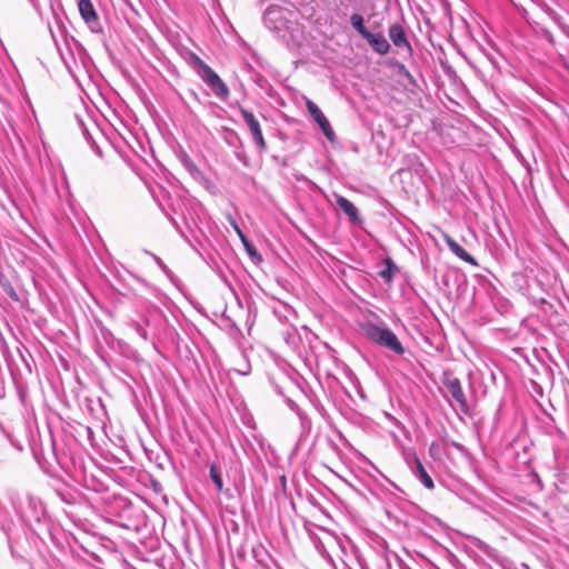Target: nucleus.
I'll return each mask as SVG.
<instances>
[{
    "instance_id": "1",
    "label": "nucleus",
    "mask_w": 569,
    "mask_h": 569,
    "mask_svg": "<svg viewBox=\"0 0 569 569\" xmlns=\"http://www.w3.org/2000/svg\"><path fill=\"white\" fill-rule=\"evenodd\" d=\"M366 336L373 342L383 346L398 355L403 353V348L397 336L388 328H380L376 325H369L365 328Z\"/></svg>"
},
{
    "instance_id": "2",
    "label": "nucleus",
    "mask_w": 569,
    "mask_h": 569,
    "mask_svg": "<svg viewBox=\"0 0 569 569\" xmlns=\"http://www.w3.org/2000/svg\"><path fill=\"white\" fill-rule=\"evenodd\" d=\"M203 81L210 87L213 93L220 99L229 97V89L221 78L214 72L212 68H207L206 72L201 74Z\"/></svg>"
},
{
    "instance_id": "3",
    "label": "nucleus",
    "mask_w": 569,
    "mask_h": 569,
    "mask_svg": "<svg viewBox=\"0 0 569 569\" xmlns=\"http://www.w3.org/2000/svg\"><path fill=\"white\" fill-rule=\"evenodd\" d=\"M306 107L310 113V116L312 117V119L318 123V126L320 127L321 131L323 132V134L330 140L332 141L333 138H335V132L330 126V122L328 121V119L325 117V114L322 113V111L317 107V104L315 102H312L310 99H307L306 100Z\"/></svg>"
},
{
    "instance_id": "4",
    "label": "nucleus",
    "mask_w": 569,
    "mask_h": 569,
    "mask_svg": "<svg viewBox=\"0 0 569 569\" xmlns=\"http://www.w3.org/2000/svg\"><path fill=\"white\" fill-rule=\"evenodd\" d=\"M389 38L392 43L399 49H406V51L411 54L412 48L407 39L403 27L400 23H393L389 27Z\"/></svg>"
},
{
    "instance_id": "5",
    "label": "nucleus",
    "mask_w": 569,
    "mask_h": 569,
    "mask_svg": "<svg viewBox=\"0 0 569 569\" xmlns=\"http://www.w3.org/2000/svg\"><path fill=\"white\" fill-rule=\"evenodd\" d=\"M241 114H242L246 123L250 128V131H251L256 142L258 143V146L261 149H264L267 143H266V140H264V138L262 136V131H261L259 121L256 119L253 113H251L250 111H248L246 109H241Z\"/></svg>"
},
{
    "instance_id": "6",
    "label": "nucleus",
    "mask_w": 569,
    "mask_h": 569,
    "mask_svg": "<svg viewBox=\"0 0 569 569\" xmlns=\"http://www.w3.org/2000/svg\"><path fill=\"white\" fill-rule=\"evenodd\" d=\"M363 39L367 40V42L370 44L372 50L375 52H377L378 54L385 56L390 50V44H389L388 40L380 32L372 33L369 31L367 34H365Z\"/></svg>"
},
{
    "instance_id": "7",
    "label": "nucleus",
    "mask_w": 569,
    "mask_h": 569,
    "mask_svg": "<svg viewBox=\"0 0 569 569\" xmlns=\"http://www.w3.org/2000/svg\"><path fill=\"white\" fill-rule=\"evenodd\" d=\"M443 239L450 250L461 260L465 262H468L472 266H477L476 259L468 253L452 237H450L448 233L442 232Z\"/></svg>"
},
{
    "instance_id": "8",
    "label": "nucleus",
    "mask_w": 569,
    "mask_h": 569,
    "mask_svg": "<svg viewBox=\"0 0 569 569\" xmlns=\"http://www.w3.org/2000/svg\"><path fill=\"white\" fill-rule=\"evenodd\" d=\"M336 201L339 208L348 216L351 222L360 223V218L358 216V209L356 206L349 201L347 198L336 194Z\"/></svg>"
},
{
    "instance_id": "9",
    "label": "nucleus",
    "mask_w": 569,
    "mask_h": 569,
    "mask_svg": "<svg viewBox=\"0 0 569 569\" xmlns=\"http://www.w3.org/2000/svg\"><path fill=\"white\" fill-rule=\"evenodd\" d=\"M79 11L83 20L88 23L97 21L98 16L91 0H79Z\"/></svg>"
},
{
    "instance_id": "10",
    "label": "nucleus",
    "mask_w": 569,
    "mask_h": 569,
    "mask_svg": "<svg viewBox=\"0 0 569 569\" xmlns=\"http://www.w3.org/2000/svg\"><path fill=\"white\" fill-rule=\"evenodd\" d=\"M445 385H446L448 391L450 392V395L459 403H461V405L466 403L465 393L462 391L461 383H460L459 379H457V378L448 379Z\"/></svg>"
},
{
    "instance_id": "11",
    "label": "nucleus",
    "mask_w": 569,
    "mask_h": 569,
    "mask_svg": "<svg viewBox=\"0 0 569 569\" xmlns=\"http://www.w3.org/2000/svg\"><path fill=\"white\" fill-rule=\"evenodd\" d=\"M399 271L398 267L390 258L385 260V268L379 272L380 277L387 282H390L395 274Z\"/></svg>"
},
{
    "instance_id": "12",
    "label": "nucleus",
    "mask_w": 569,
    "mask_h": 569,
    "mask_svg": "<svg viewBox=\"0 0 569 569\" xmlns=\"http://www.w3.org/2000/svg\"><path fill=\"white\" fill-rule=\"evenodd\" d=\"M416 467H417V471H418L419 478L422 481V483L428 489H432L435 487L433 481L418 458H416Z\"/></svg>"
},
{
    "instance_id": "13",
    "label": "nucleus",
    "mask_w": 569,
    "mask_h": 569,
    "mask_svg": "<svg viewBox=\"0 0 569 569\" xmlns=\"http://www.w3.org/2000/svg\"><path fill=\"white\" fill-rule=\"evenodd\" d=\"M234 229H236L237 233L239 234L248 254L251 258H256V259L260 260V256H259L257 249L254 248V246L247 239V237L242 233V231L237 226L234 227Z\"/></svg>"
},
{
    "instance_id": "14",
    "label": "nucleus",
    "mask_w": 569,
    "mask_h": 569,
    "mask_svg": "<svg viewBox=\"0 0 569 569\" xmlns=\"http://www.w3.org/2000/svg\"><path fill=\"white\" fill-rule=\"evenodd\" d=\"M350 21H351V24H352L353 29L357 30V32L362 38L365 37V34H367L369 32V30L365 27L363 17L361 14L353 13L350 17Z\"/></svg>"
},
{
    "instance_id": "15",
    "label": "nucleus",
    "mask_w": 569,
    "mask_h": 569,
    "mask_svg": "<svg viewBox=\"0 0 569 569\" xmlns=\"http://www.w3.org/2000/svg\"><path fill=\"white\" fill-rule=\"evenodd\" d=\"M210 478L212 479L213 483L216 485V488L219 492L223 489V482L221 478V473L216 465H211L210 467Z\"/></svg>"
},
{
    "instance_id": "16",
    "label": "nucleus",
    "mask_w": 569,
    "mask_h": 569,
    "mask_svg": "<svg viewBox=\"0 0 569 569\" xmlns=\"http://www.w3.org/2000/svg\"><path fill=\"white\" fill-rule=\"evenodd\" d=\"M191 59L193 61L194 68L198 69L200 76L206 72L207 68H210L206 62H203L197 54L192 53Z\"/></svg>"
},
{
    "instance_id": "17",
    "label": "nucleus",
    "mask_w": 569,
    "mask_h": 569,
    "mask_svg": "<svg viewBox=\"0 0 569 569\" xmlns=\"http://www.w3.org/2000/svg\"><path fill=\"white\" fill-rule=\"evenodd\" d=\"M191 59L193 61L194 68L198 69L200 76L206 72L207 68H210L206 62H203L197 54L192 53Z\"/></svg>"
},
{
    "instance_id": "18",
    "label": "nucleus",
    "mask_w": 569,
    "mask_h": 569,
    "mask_svg": "<svg viewBox=\"0 0 569 569\" xmlns=\"http://www.w3.org/2000/svg\"><path fill=\"white\" fill-rule=\"evenodd\" d=\"M398 70H399V74L403 76L405 78H407L411 83H415V79L412 77V74L409 72V70L405 67V64L402 63H398Z\"/></svg>"
},
{
    "instance_id": "19",
    "label": "nucleus",
    "mask_w": 569,
    "mask_h": 569,
    "mask_svg": "<svg viewBox=\"0 0 569 569\" xmlns=\"http://www.w3.org/2000/svg\"><path fill=\"white\" fill-rule=\"evenodd\" d=\"M7 293H8L12 299L18 300V296H17V293H16V291H14V289H13L12 287H10V286L8 287V289H7Z\"/></svg>"
}]
</instances>
